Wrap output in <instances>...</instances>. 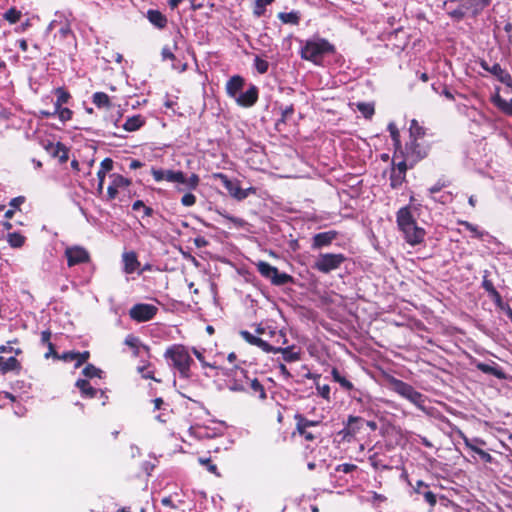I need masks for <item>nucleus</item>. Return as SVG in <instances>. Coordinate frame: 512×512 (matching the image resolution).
<instances>
[{
  "label": "nucleus",
  "instance_id": "1",
  "mask_svg": "<svg viewBox=\"0 0 512 512\" xmlns=\"http://www.w3.org/2000/svg\"><path fill=\"white\" fill-rule=\"evenodd\" d=\"M397 225L410 245L415 246L424 240L425 230L416 224L409 207L399 209Z\"/></svg>",
  "mask_w": 512,
  "mask_h": 512
},
{
  "label": "nucleus",
  "instance_id": "2",
  "mask_svg": "<svg viewBox=\"0 0 512 512\" xmlns=\"http://www.w3.org/2000/svg\"><path fill=\"white\" fill-rule=\"evenodd\" d=\"M334 52V46L326 39L315 38L305 42L301 48V57L318 64L327 54Z\"/></svg>",
  "mask_w": 512,
  "mask_h": 512
},
{
  "label": "nucleus",
  "instance_id": "3",
  "mask_svg": "<svg viewBox=\"0 0 512 512\" xmlns=\"http://www.w3.org/2000/svg\"><path fill=\"white\" fill-rule=\"evenodd\" d=\"M240 334L246 342H248L251 345H255V346L261 348L265 352L281 353L283 355V359L286 362H295L300 359V352L294 351L293 346L286 347V348H281V347L276 348V347H273L272 345L268 344L265 340H263L257 336H254L253 334H251L248 331H241Z\"/></svg>",
  "mask_w": 512,
  "mask_h": 512
},
{
  "label": "nucleus",
  "instance_id": "4",
  "mask_svg": "<svg viewBox=\"0 0 512 512\" xmlns=\"http://www.w3.org/2000/svg\"><path fill=\"white\" fill-rule=\"evenodd\" d=\"M165 358L172 361V365L184 378L190 376V365L193 362L187 349L182 345H173L165 352Z\"/></svg>",
  "mask_w": 512,
  "mask_h": 512
},
{
  "label": "nucleus",
  "instance_id": "5",
  "mask_svg": "<svg viewBox=\"0 0 512 512\" xmlns=\"http://www.w3.org/2000/svg\"><path fill=\"white\" fill-rule=\"evenodd\" d=\"M345 260V256L341 253H322L315 260L313 268L321 273L328 274L338 269Z\"/></svg>",
  "mask_w": 512,
  "mask_h": 512
},
{
  "label": "nucleus",
  "instance_id": "6",
  "mask_svg": "<svg viewBox=\"0 0 512 512\" xmlns=\"http://www.w3.org/2000/svg\"><path fill=\"white\" fill-rule=\"evenodd\" d=\"M390 383L393 391L406 398L417 407L424 409V396L416 391L411 385L395 378H393Z\"/></svg>",
  "mask_w": 512,
  "mask_h": 512
},
{
  "label": "nucleus",
  "instance_id": "7",
  "mask_svg": "<svg viewBox=\"0 0 512 512\" xmlns=\"http://www.w3.org/2000/svg\"><path fill=\"white\" fill-rule=\"evenodd\" d=\"M258 272L265 278L269 279L274 285H284L292 282V276L287 273H280L278 269L265 261L256 263Z\"/></svg>",
  "mask_w": 512,
  "mask_h": 512
},
{
  "label": "nucleus",
  "instance_id": "8",
  "mask_svg": "<svg viewBox=\"0 0 512 512\" xmlns=\"http://www.w3.org/2000/svg\"><path fill=\"white\" fill-rule=\"evenodd\" d=\"M215 177L221 181V183L226 188V190L228 191L230 196L238 201L244 200L250 194L256 193V189L253 187H249L247 189H242L238 180H230L223 173L215 174Z\"/></svg>",
  "mask_w": 512,
  "mask_h": 512
},
{
  "label": "nucleus",
  "instance_id": "9",
  "mask_svg": "<svg viewBox=\"0 0 512 512\" xmlns=\"http://www.w3.org/2000/svg\"><path fill=\"white\" fill-rule=\"evenodd\" d=\"M157 307L151 304H136L130 311V317L137 322H146L151 320L157 313Z\"/></svg>",
  "mask_w": 512,
  "mask_h": 512
},
{
  "label": "nucleus",
  "instance_id": "10",
  "mask_svg": "<svg viewBox=\"0 0 512 512\" xmlns=\"http://www.w3.org/2000/svg\"><path fill=\"white\" fill-rule=\"evenodd\" d=\"M504 94H509V88H507V86L504 88L496 87L491 100L500 111L507 115H512V99L504 97Z\"/></svg>",
  "mask_w": 512,
  "mask_h": 512
},
{
  "label": "nucleus",
  "instance_id": "11",
  "mask_svg": "<svg viewBox=\"0 0 512 512\" xmlns=\"http://www.w3.org/2000/svg\"><path fill=\"white\" fill-rule=\"evenodd\" d=\"M65 256L69 267L89 261V253L80 246L68 247Z\"/></svg>",
  "mask_w": 512,
  "mask_h": 512
},
{
  "label": "nucleus",
  "instance_id": "12",
  "mask_svg": "<svg viewBox=\"0 0 512 512\" xmlns=\"http://www.w3.org/2000/svg\"><path fill=\"white\" fill-rule=\"evenodd\" d=\"M337 235L338 233L334 230L315 234L312 238V249L318 250L328 247L336 239Z\"/></svg>",
  "mask_w": 512,
  "mask_h": 512
},
{
  "label": "nucleus",
  "instance_id": "13",
  "mask_svg": "<svg viewBox=\"0 0 512 512\" xmlns=\"http://www.w3.org/2000/svg\"><path fill=\"white\" fill-rule=\"evenodd\" d=\"M258 99V89L251 85L247 91L241 93L236 98V102L243 107H250L256 103Z\"/></svg>",
  "mask_w": 512,
  "mask_h": 512
},
{
  "label": "nucleus",
  "instance_id": "14",
  "mask_svg": "<svg viewBox=\"0 0 512 512\" xmlns=\"http://www.w3.org/2000/svg\"><path fill=\"white\" fill-rule=\"evenodd\" d=\"M482 67L491 72L493 75L497 76L502 83H504L507 88H510L511 86V77L510 75L505 72L499 64H494L491 68L488 66L486 62L481 63Z\"/></svg>",
  "mask_w": 512,
  "mask_h": 512
},
{
  "label": "nucleus",
  "instance_id": "15",
  "mask_svg": "<svg viewBox=\"0 0 512 512\" xmlns=\"http://www.w3.org/2000/svg\"><path fill=\"white\" fill-rule=\"evenodd\" d=\"M177 176L179 179L175 180L174 183L181 184L186 189H196L199 185L200 179L197 174H191L189 177H186V175L182 171H177Z\"/></svg>",
  "mask_w": 512,
  "mask_h": 512
},
{
  "label": "nucleus",
  "instance_id": "16",
  "mask_svg": "<svg viewBox=\"0 0 512 512\" xmlns=\"http://www.w3.org/2000/svg\"><path fill=\"white\" fill-rule=\"evenodd\" d=\"M244 85V80L241 76L231 77L226 84V91L230 97L237 98L238 93L241 91Z\"/></svg>",
  "mask_w": 512,
  "mask_h": 512
},
{
  "label": "nucleus",
  "instance_id": "17",
  "mask_svg": "<svg viewBox=\"0 0 512 512\" xmlns=\"http://www.w3.org/2000/svg\"><path fill=\"white\" fill-rule=\"evenodd\" d=\"M21 369L20 362L15 357L4 359L0 356V370L3 374L11 371H19Z\"/></svg>",
  "mask_w": 512,
  "mask_h": 512
},
{
  "label": "nucleus",
  "instance_id": "18",
  "mask_svg": "<svg viewBox=\"0 0 512 512\" xmlns=\"http://www.w3.org/2000/svg\"><path fill=\"white\" fill-rule=\"evenodd\" d=\"M124 271L127 274L133 273L139 266L137 256L134 252H126L123 254Z\"/></svg>",
  "mask_w": 512,
  "mask_h": 512
},
{
  "label": "nucleus",
  "instance_id": "19",
  "mask_svg": "<svg viewBox=\"0 0 512 512\" xmlns=\"http://www.w3.org/2000/svg\"><path fill=\"white\" fill-rule=\"evenodd\" d=\"M239 374H241L242 378H244L246 380V384L249 385V387L255 392V393H259V397L261 399H265L266 398V393H265V390L263 388V386L261 385V383L256 379H249L246 374L244 373L243 370H240L239 371Z\"/></svg>",
  "mask_w": 512,
  "mask_h": 512
},
{
  "label": "nucleus",
  "instance_id": "20",
  "mask_svg": "<svg viewBox=\"0 0 512 512\" xmlns=\"http://www.w3.org/2000/svg\"><path fill=\"white\" fill-rule=\"evenodd\" d=\"M147 17L149 21L158 28H163L167 23L165 16L158 10H149Z\"/></svg>",
  "mask_w": 512,
  "mask_h": 512
},
{
  "label": "nucleus",
  "instance_id": "21",
  "mask_svg": "<svg viewBox=\"0 0 512 512\" xmlns=\"http://www.w3.org/2000/svg\"><path fill=\"white\" fill-rule=\"evenodd\" d=\"M145 123L144 119L140 115H135L126 120L123 125V128L128 132H133L138 130Z\"/></svg>",
  "mask_w": 512,
  "mask_h": 512
},
{
  "label": "nucleus",
  "instance_id": "22",
  "mask_svg": "<svg viewBox=\"0 0 512 512\" xmlns=\"http://www.w3.org/2000/svg\"><path fill=\"white\" fill-rule=\"evenodd\" d=\"M76 386L80 389L83 396L94 397L96 394V390L90 385V383L87 380L79 379L76 382Z\"/></svg>",
  "mask_w": 512,
  "mask_h": 512
},
{
  "label": "nucleus",
  "instance_id": "23",
  "mask_svg": "<svg viewBox=\"0 0 512 512\" xmlns=\"http://www.w3.org/2000/svg\"><path fill=\"white\" fill-rule=\"evenodd\" d=\"M7 242L12 248H20L25 243V237L17 232L9 233L7 235Z\"/></svg>",
  "mask_w": 512,
  "mask_h": 512
},
{
  "label": "nucleus",
  "instance_id": "24",
  "mask_svg": "<svg viewBox=\"0 0 512 512\" xmlns=\"http://www.w3.org/2000/svg\"><path fill=\"white\" fill-rule=\"evenodd\" d=\"M93 103L98 107H108L110 105V99L106 93L96 92L93 95Z\"/></svg>",
  "mask_w": 512,
  "mask_h": 512
},
{
  "label": "nucleus",
  "instance_id": "25",
  "mask_svg": "<svg viewBox=\"0 0 512 512\" xmlns=\"http://www.w3.org/2000/svg\"><path fill=\"white\" fill-rule=\"evenodd\" d=\"M274 0H255L253 14L256 17H260L264 14L267 5L273 3Z\"/></svg>",
  "mask_w": 512,
  "mask_h": 512
},
{
  "label": "nucleus",
  "instance_id": "26",
  "mask_svg": "<svg viewBox=\"0 0 512 512\" xmlns=\"http://www.w3.org/2000/svg\"><path fill=\"white\" fill-rule=\"evenodd\" d=\"M278 17L283 23H286V24L296 25L299 22V16L296 12H289V13L281 12V13H279Z\"/></svg>",
  "mask_w": 512,
  "mask_h": 512
},
{
  "label": "nucleus",
  "instance_id": "27",
  "mask_svg": "<svg viewBox=\"0 0 512 512\" xmlns=\"http://www.w3.org/2000/svg\"><path fill=\"white\" fill-rule=\"evenodd\" d=\"M295 419L297 420L296 428H306L316 426L319 424L318 421H311L304 418L302 415H296Z\"/></svg>",
  "mask_w": 512,
  "mask_h": 512
},
{
  "label": "nucleus",
  "instance_id": "28",
  "mask_svg": "<svg viewBox=\"0 0 512 512\" xmlns=\"http://www.w3.org/2000/svg\"><path fill=\"white\" fill-rule=\"evenodd\" d=\"M111 177H112L111 184H113L118 189L122 188V187H127L131 183L129 179H127L119 174H113Z\"/></svg>",
  "mask_w": 512,
  "mask_h": 512
},
{
  "label": "nucleus",
  "instance_id": "29",
  "mask_svg": "<svg viewBox=\"0 0 512 512\" xmlns=\"http://www.w3.org/2000/svg\"><path fill=\"white\" fill-rule=\"evenodd\" d=\"M56 94H57V101L55 103V108L61 107L62 104L66 103L68 101V99L70 98L69 93H67L62 88H57L56 89Z\"/></svg>",
  "mask_w": 512,
  "mask_h": 512
},
{
  "label": "nucleus",
  "instance_id": "30",
  "mask_svg": "<svg viewBox=\"0 0 512 512\" xmlns=\"http://www.w3.org/2000/svg\"><path fill=\"white\" fill-rule=\"evenodd\" d=\"M254 66L258 73L264 74L268 71L269 63L266 60L256 56L254 59Z\"/></svg>",
  "mask_w": 512,
  "mask_h": 512
},
{
  "label": "nucleus",
  "instance_id": "31",
  "mask_svg": "<svg viewBox=\"0 0 512 512\" xmlns=\"http://www.w3.org/2000/svg\"><path fill=\"white\" fill-rule=\"evenodd\" d=\"M125 344L128 345L129 347H131L133 350H134V355L137 356L139 354V346H140V341L137 337L133 336V335H128L126 338H125Z\"/></svg>",
  "mask_w": 512,
  "mask_h": 512
},
{
  "label": "nucleus",
  "instance_id": "32",
  "mask_svg": "<svg viewBox=\"0 0 512 512\" xmlns=\"http://www.w3.org/2000/svg\"><path fill=\"white\" fill-rule=\"evenodd\" d=\"M4 18L10 23H16L21 18V12L16 10L15 8H10L5 14Z\"/></svg>",
  "mask_w": 512,
  "mask_h": 512
},
{
  "label": "nucleus",
  "instance_id": "33",
  "mask_svg": "<svg viewBox=\"0 0 512 512\" xmlns=\"http://www.w3.org/2000/svg\"><path fill=\"white\" fill-rule=\"evenodd\" d=\"M388 130L390 132V135L392 137V140L394 142V145L396 148L400 147V134L399 131L394 123H389Z\"/></svg>",
  "mask_w": 512,
  "mask_h": 512
},
{
  "label": "nucleus",
  "instance_id": "34",
  "mask_svg": "<svg viewBox=\"0 0 512 512\" xmlns=\"http://www.w3.org/2000/svg\"><path fill=\"white\" fill-rule=\"evenodd\" d=\"M357 108L366 118H370L374 114V107L369 103H358Z\"/></svg>",
  "mask_w": 512,
  "mask_h": 512
},
{
  "label": "nucleus",
  "instance_id": "35",
  "mask_svg": "<svg viewBox=\"0 0 512 512\" xmlns=\"http://www.w3.org/2000/svg\"><path fill=\"white\" fill-rule=\"evenodd\" d=\"M410 135L411 137L419 138L424 135L423 128L418 124L416 120H412L411 126H410Z\"/></svg>",
  "mask_w": 512,
  "mask_h": 512
},
{
  "label": "nucleus",
  "instance_id": "36",
  "mask_svg": "<svg viewBox=\"0 0 512 512\" xmlns=\"http://www.w3.org/2000/svg\"><path fill=\"white\" fill-rule=\"evenodd\" d=\"M332 375H333L334 380L337 381L338 383H340V385L342 387H344L346 389H351L353 387L352 383L350 381H348L347 379H345L344 377H342L336 369H333Z\"/></svg>",
  "mask_w": 512,
  "mask_h": 512
},
{
  "label": "nucleus",
  "instance_id": "37",
  "mask_svg": "<svg viewBox=\"0 0 512 512\" xmlns=\"http://www.w3.org/2000/svg\"><path fill=\"white\" fill-rule=\"evenodd\" d=\"M55 112L62 122H66V121L70 120L72 117V111L68 108H62V107L55 108Z\"/></svg>",
  "mask_w": 512,
  "mask_h": 512
},
{
  "label": "nucleus",
  "instance_id": "38",
  "mask_svg": "<svg viewBox=\"0 0 512 512\" xmlns=\"http://www.w3.org/2000/svg\"><path fill=\"white\" fill-rule=\"evenodd\" d=\"M199 463L205 466L209 472L219 476L217 466L211 462L210 458H199Z\"/></svg>",
  "mask_w": 512,
  "mask_h": 512
},
{
  "label": "nucleus",
  "instance_id": "39",
  "mask_svg": "<svg viewBox=\"0 0 512 512\" xmlns=\"http://www.w3.org/2000/svg\"><path fill=\"white\" fill-rule=\"evenodd\" d=\"M470 7H474L475 10L482 9L487 6L490 0H464Z\"/></svg>",
  "mask_w": 512,
  "mask_h": 512
},
{
  "label": "nucleus",
  "instance_id": "40",
  "mask_svg": "<svg viewBox=\"0 0 512 512\" xmlns=\"http://www.w3.org/2000/svg\"><path fill=\"white\" fill-rule=\"evenodd\" d=\"M100 370L98 368H96L95 366L91 365V364H88L84 369H83V374L87 377H96V376H99L100 374Z\"/></svg>",
  "mask_w": 512,
  "mask_h": 512
},
{
  "label": "nucleus",
  "instance_id": "41",
  "mask_svg": "<svg viewBox=\"0 0 512 512\" xmlns=\"http://www.w3.org/2000/svg\"><path fill=\"white\" fill-rule=\"evenodd\" d=\"M133 210L137 211L141 208L144 209V215L145 216H150L153 212L152 208L150 207H147L144 205V203L141 201V200H137L133 203V206H132Z\"/></svg>",
  "mask_w": 512,
  "mask_h": 512
},
{
  "label": "nucleus",
  "instance_id": "42",
  "mask_svg": "<svg viewBox=\"0 0 512 512\" xmlns=\"http://www.w3.org/2000/svg\"><path fill=\"white\" fill-rule=\"evenodd\" d=\"M182 205L191 207L196 203V197L192 193H186L181 199Z\"/></svg>",
  "mask_w": 512,
  "mask_h": 512
},
{
  "label": "nucleus",
  "instance_id": "43",
  "mask_svg": "<svg viewBox=\"0 0 512 512\" xmlns=\"http://www.w3.org/2000/svg\"><path fill=\"white\" fill-rule=\"evenodd\" d=\"M113 168V161L112 159L110 158H105L101 164H100V169H99V172H102V173H107L109 171H111Z\"/></svg>",
  "mask_w": 512,
  "mask_h": 512
},
{
  "label": "nucleus",
  "instance_id": "44",
  "mask_svg": "<svg viewBox=\"0 0 512 512\" xmlns=\"http://www.w3.org/2000/svg\"><path fill=\"white\" fill-rule=\"evenodd\" d=\"M240 378H241V379H239V381H238V380H236V381H234L233 383H230V384L228 385V387H229V389H230L231 391H244V390H246V385L242 382V379H243V378H242V376H241V375H240Z\"/></svg>",
  "mask_w": 512,
  "mask_h": 512
},
{
  "label": "nucleus",
  "instance_id": "45",
  "mask_svg": "<svg viewBox=\"0 0 512 512\" xmlns=\"http://www.w3.org/2000/svg\"><path fill=\"white\" fill-rule=\"evenodd\" d=\"M357 468L354 464L344 463L340 464L336 467V471L343 472V473H350L354 471Z\"/></svg>",
  "mask_w": 512,
  "mask_h": 512
},
{
  "label": "nucleus",
  "instance_id": "46",
  "mask_svg": "<svg viewBox=\"0 0 512 512\" xmlns=\"http://www.w3.org/2000/svg\"><path fill=\"white\" fill-rule=\"evenodd\" d=\"M147 368L148 367H146V366L138 367V372L141 373L142 377L145 378V379H153L156 382H160V380L154 378L153 372L152 371H148Z\"/></svg>",
  "mask_w": 512,
  "mask_h": 512
},
{
  "label": "nucleus",
  "instance_id": "47",
  "mask_svg": "<svg viewBox=\"0 0 512 512\" xmlns=\"http://www.w3.org/2000/svg\"><path fill=\"white\" fill-rule=\"evenodd\" d=\"M318 393L326 400H329L330 387L329 385H317Z\"/></svg>",
  "mask_w": 512,
  "mask_h": 512
},
{
  "label": "nucleus",
  "instance_id": "48",
  "mask_svg": "<svg viewBox=\"0 0 512 512\" xmlns=\"http://www.w3.org/2000/svg\"><path fill=\"white\" fill-rule=\"evenodd\" d=\"M418 148V145L415 143V141L411 142V144L407 147V153H411L412 155H416V158L419 159V158H422L423 157V154H421L419 151H417L416 149Z\"/></svg>",
  "mask_w": 512,
  "mask_h": 512
},
{
  "label": "nucleus",
  "instance_id": "49",
  "mask_svg": "<svg viewBox=\"0 0 512 512\" xmlns=\"http://www.w3.org/2000/svg\"><path fill=\"white\" fill-rule=\"evenodd\" d=\"M164 172H165V170H163V169H156V168L151 169V174H152L154 180L157 182L164 180Z\"/></svg>",
  "mask_w": 512,
  "mask_h": 512
},
{
  "label": "nucleus",
  "instance_id": "50",
  "mask_svg": "<svg viewBox=\"0 0 512 512\" xmlns=\"http://www.w3.org/2000/svg\"><path fill=\"white\" fill-rule=\"evenodd\" d=\"M177 176V171L165 170L164 172V180L171 183H174L175 180L179 179Z\"/></svg>",
  "mask_w": 512,
  "mask_h": 512
},
{
  "label": "nucleus",
  "instance_id": "51",
  "mask_svg": "<svg viewBox=\"0 0 512 512\" xmlns=\"http://www.w3.org/2000/svg\"><path fill=\"white\" fill-rule=\"evenodd\" d=\"M50 338H51L50 331H48V330L42 331V333H41V341H42V343L47 344L49 349L52 350L53 349V345L50 342Z\"/></svg>",
  "mask_w": 512,
  "mask_h": 512
},
{
  "label": "nucleus",
  "instance_id": "52",
  "mask_svg": "<svg viewBox=\"0 0 512 512\" xmlns=\"http://www.w3.org/2000/svg\"><path fill=\"white\" fill-rule=\"evenodd\" d=\"M298 433L302 435L307 441H313L316 437L313 433L309 432L306 428H296Z\"/></svg>",
  "mask_w": 512,
  "mask_h": 512
},
{
  "label": "nucleus",
  "instance_id": "53",
  "mask_svg": "<svg viewBox=\"0 0 512 512\" xmlns=\"http://www.w3.org/2000/svg\"><path fill=\"white\" fill-rule=\"evenodd\" d=\"M88 358H89V352H87V351H85L83 353L78 352L77 362L75 364V367L76 368L80 367L84 362H86V360Z\"/></svg>",
  "mask_w": 512,
  "mask_h": 512
},
{
  "label": "nucleus",
  "instance_id": "54",
  "mask_svg": "<svg viewBox=\"0 0 512 512\" xmlns=\"http://www.w3.org/2000/svg\"><path fill=\"white\" fill-rule=\"evenodd\" d=\"M14 352L16 355H19L22 353V350L20 348L14 349L11 346L8 345H1L0 346V353H9Z\"/></svg>",
  "mask_w": 512,
  "mask_h": 512
},
{
  "label": "nucleus",
  "instance_id": "55",
  "mask_svg": "<svg viewBox=\"0 0 512 512\" xmlns=\"http://www.w3.org/2000/svg\"><path fill=\"white\" fill-rule=\"evenodd\" d=\"M424 498L425 500L431 505V506H435L436 502H437V498H436V495L431 492V491H427L424 493Z\"/></svg>",
  "mask_w": 512,
  "mask_h": 512
},
{
  "label": "nucleus",
  "instance_id": "56",
  "mask_svg": "<svg viewBox=\"0 0 512 512\" xmlns=\"http://www.w3.org/2000/svg\"><path fill=\"white\" fill-rule=\"evenodd\" d=\"M78 352H66L62 355V359L65 361H76L77 362Z\"/></svg>",
  "mask_w": 512,
  "mask_h": 512
},
{
  "label": "nucleus",
  "instance_id": "57",
  "mask_svg": "<svg viewBox=\"0 0 512 512\" xmlns=\"http://www.w3.org/2000/svg\"><path fill=\"white\" fill-rule=\"evenodd\" d=\"M118 188L115 187L113 184L109 185L107 189L108 198L110 200L114 199L117 196Z\"/></svg>",
  "mask_w": 512,
  "mask_h": 512
},
{
  "label": "nucleus",
  "instance_id": "58",
  "mask_svg": "<svg viewBox=\"0 0 512 512\" xmlns=\"http://www.w3.org/2000/svg\"><path fill=\"white\" fill-rule=\"evenodd\" d=\"M462 225H464L466 227V229H468L469 231L474 233L476 237H480L481 236V233L478 232L477 227H475L471 223H469V222H462Z\"/></svg>",
  "mask_w": 512,
  "mask_h": 512
},
{
  "label": "nucleus",
  "instance_id": "59",
  "mask_svg": "<svg viewBox=\"0 0 512 512\" xmlns=\"http://www.w3.org/2000/svg\"><path fill=\"white\" fill-rule=\"evenodd\" d=\"M23 202H24V197H21V196L16 197L10 201V206L13 208H16V207L20 206Z\"/></svg>",
  "mask_w": 512,
  "mask_h": 512
},
{
  "label": "nucleus",
  "instance_id": "60",
  "mask_svg": "<svg viewBox=\"0 0 512 512\" xmlns=\"http://www.w3.org/2000/svg\"><path fill=\"white\" fill-rule=\"evenodd\" d=\"M162 57L163 59H174V54L165 47L162 49Z\"/></svg>",
  "mask_w": 512,
  "mask_h": 512
},
{
  "label": "nucleus",
  "instance_id": "61",
  "mask_svg": "<svg viewBox=\"0 0 512 512\" xmlns=\"http://www.w3.org/2000/svg\"><path fill=\"white\" fill-rule=\"evenodd\" d=\"M471 448L473 450H475L481 456L482 459L487 460V461L490 459V455L487 452H485L481 449H476L475 447H471Z\"/></svg>",
  "mask_w": 512,
  "mask_h": 512
},
{
  "label": "nucleus",
  "instance_id": "62",
  "mask_svg": "<svg viewBox=\"0 0 512 512\" xmlns=\"http://www.w3.org/2000/svg\"><path fill=\"white\" fill-rule=\"evenodd\" d=\"M105 173H102V172H97V177H98V180H99V184H98V188L99 190H102L103 188V184H104V179H105Z\"/></svg>",
  "mask_w": 512,
  "mask_h": 512
},
{
  "label": "nucleus",
  "instance_id": "63",
  "mask_svg": "<svg viewBox=\"0 0 512 512\" xmlns=\"http://www.w3.org/2000/svg\"><path fill=\"white\" fill-rule=\"evenodd\" d=\"M422 487H428V485H427L424 481H422V480H418V481L416 482V486H415V488H414V491H415L416 493H420V489H421Z\"/></svg>",
  "mask_w": 512,
  "mask_h": 512
},
{
  "label": "nucleus",
  "instance_id": "64",
  "mask_svg": "<svg viewBox=\"0 0 512 512\" xmlns=\"http://www.w3.org/2000/svg\"><path fill=\"white\" fill-rule=\"evenodd\" d=\"M129 166H130L131 169H137V168H140L142 166V163L140 161H138V160H132L130 162Z\"/></svg>",
  "mask_w": 512,
  "mask_h": 512
}]
</instances>
